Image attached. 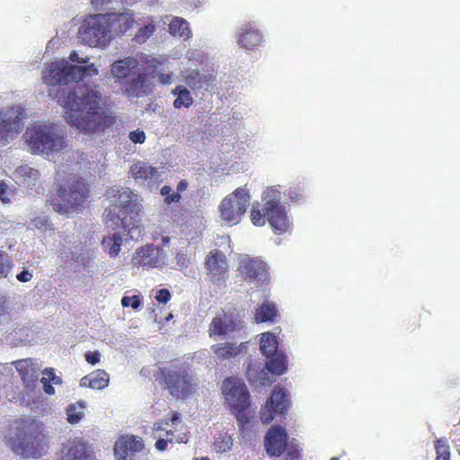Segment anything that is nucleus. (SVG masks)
Listing matches in <instances>:
<instances>
[{"label": "nucleus", "instance_id": "f257e3e1", "mask_svg": "<svg viewBox=\"0 0 460 460\" xmlns=\"http://www.w3.org/2000/svg\"><path fill=\"white\" fill-rule=\"evenodd\" d=\"M49 96L66 109L69 124L83 131H102L111 127L115 119L101 108L102 93L97 85L82 84L73 91L51 88Z\"/></svg>", "mask_w": 460, "mask_h": 460}, {"label": "nucleus", "instance_id": "f03ea898", "mask_svg": "<svg viewBox=\"0 0 460 460\" xmlns=\"http://www.w3.org/2000/svg\"><path fill=\"white\" fill-rule=\"evenodd\" d=\"M108 195L116 197L118 194V200L109 206L105 210V223L112 229L122 228L128 232L130 238L135 237V232L140 235L142 230L138 226V212L136 210V204L133 200L134 194L130 190H116L110 189L107 191Z\"/></svg>", "mask_w": 460, "mask_h": 460}, {"label": "nucleus", "instance_id": "7ed1b4c3", "mask_svg": "<svg viewBox=\"0 0 460 460\" xmlns=\"http://www.w3.org/2000/svg\"><path fill=\"white\" fill-rule=\"evenodd\" d=\"M155 380L177 398H187L197 390L198 382L189 367L172 364L160 367L155 374Z\"/></svg>", "mask_w": 460, "mask_h": 460}, {"label": "nucleus", "instance_id": "20e7f679", "mask_svg": "<svg viewBox=\"0 0 460 460\" xmlns=\"http://www.w3.org/2000/svg\"><path fill=\"white\" fill-rule=\"evenodd\" d=\"M98 73L94 64L76 66L62 59L46 66L42 72V81L51 86L62 85L69 82L82 81L87 76L97 75Z\"/></svg>", "mask_w": 460, "mask_h": 460}, {"label": "nucleus", "instance_id": "39448f33", "mask_svg": "<svg viewBox=\"0 0 460 460\" xmlns=\"http://www.w3.org/2000/svg\"><path fill=\"white\" fill-rule=\"evenodd\" d=\"M90 190L86 181L78 179L73 181L68 188L60 186L58 192L51 196L49 204L53 210L61 214L76 212L89 199Z\"/></svg>", "mask_w": 460, "mask_h": 460}, {"label": "nucleus", "instance_id": "423d86ee", "mask_svg": "<svg viewBox=\"0 0 460 460\" xmlns=\"http://www.w3.org/2000/svg\"><path fill=\"white\" fill-rule=\"evenodd\" d=\"M24 137L35 154L49 155L66 146L64 136L53 125H32L27 128Z\"/></svg>", "mask_w": 460, "mask_h": 460}, {"label": "nucleus", "instance_id": "0eeeda50", "mask_svg": "<svg viewBox=\"0 0 460 460\" xmlns=\"http://www.w3.org/2000/svg\"><path fill=\"white\" fill-rule=\"evenodd\" d=\"M222 394L235 415L241 429L250 423L246 411L250 406V394L244 383L235 377H227L222 383Z\"/></svg>", "mask_w": 460, "mask_h": 460}, {"label": "nucleus", "instance_id": "6e6552de", "mask_svg": "<svg viewBox=\"0 0 460 460\" xmlns=\"http://www.w3.org/2000/svg\"><path fill=\"white\" fill-rule=\"evenodd\" d=\"M183 428L181 414L177 411H171L166 418L155 422L153 427V436L156 438L155 444L158 451H164L168 443H185L188 438L185 436H178L177 432Z\"/></svg>", "mask_w": 460, "mask_h": 460}, {"label": "nucleus", "instance_id": "1a4fd4ad", "mask_svg": "<svg viewBox=\"0 0 460 460\" xmlns=\"http://www.w3.org/2000/svg\"><path fill=\"white\" fill-rule=\"evenodd\" d=\"M79 37L90 47L105 46L110 40V23L103 14L88 16L79 28Z\"/></svg>", "mask_w": 460, "mask_h": 460}, {"label": "nucleus", "instance_id": "9d476101", "mask_svg": "<svg viewBox=\"0 0 460 460\" xmlns=\"http://www.w3.org/2000/svg\"><path fill=\"white\" fill-rule=\"evenodd\" d=\"M264 210L267 220L276 234H282L288 231L291 223L288 219L285 207L279 201V192L272 188L263 193Z\"/></svg>", "mask_w": 460, "mask_h": 460}, {"label": "nucleus", "instance_id": "9b49d317", "mask_svg": "<svg viewBox=\"0 0 460 460\" xmlns=\"http://www.w3.org/2000/svg\"><path fill=\"white\" fill-rule=\"evenodd\" d=\"M249 200V191L242 187L228 194L219 206L222 220L229 225L238 224L247 209Z\"/></svg>", "mask_w": 460, "mask_h": 460}, {"label": "nucleus", "instance_id": "f8f14e48", "mask_svg": "<svg viewBox=\"0 0 460 460\" xmlns=\"http://www.w3.org/2000/svg\"><path fill=\"white\" fill-rule=\"evenodd\" d=\"M265 364V367L258 372L259 364L251 362L247 366L246 375L251 383H259L261 385H266L272 381L269 377V372L280 376L288 369V359L284 353L278 352L270 358Z\"/></svg>", "mask_w": 460, "mask_h": 460}, {"label": "nucleus", "instance_id": "ddd939ff", "mask_svg": "<svg viewBox=\"0 0 460 460\" xmlns=\"http://www.w3.org/2000/svg\"><path fill=\"white\" fill-rule=\"evenodd\" d=\"M24 110L9 107L0 111V146H6L23 130Z\"/></svg>", "mask_w": 460, "mask_h": 460}, {"label": "nucleus", "instance_id": "4468645a", "mask_svg": "<svg viewBox=\"0 0 460 460\" xmlns=\"http://www.w3.org/2000/svg\"><path fill=\"white\" fill-rule=\"evenodd\" d=\"M131 263L137 269L146 270L162 268L166 263V253L162 247L147 243L135 251Z\"/></svg>", "mask_w": 460, "mask_h": 460}, {"label": "nucleus", "instance_id": "2eb2a0df", "mask_svg": "<svg viewBox=\"0 0 460 460\" xmlns=\"http://www.w3.org/2000/svg\"><path fill=\"white\" fill-rule=\"evenodd\" d=\"M288 407V394L285 389L276 387L266 404L261 407L260 418L263 424H269L275 414L284 415Z\"/></svg>", "mask_w": 460, "mask_h": 460}, {"label": "nucleus", "instance_id": "dca6fc26", "mask_svg": "<svg viewBox=\"0 0 460 460\" xmlns=\"http://www.w3.org/2000/svg\"><path fill=\"white\" fill-rule=\"evenodd\" d=\"M242 328L240 315L235 309L226 313L219 312L211 321L208 328L209 335L223 336Z\"/></svg>", "mask_w": 460, "mask_h": 460}, {"label": "nucleus", "instance_id": "f3484780", "mask_svg": "<svg viewBox=\"0 0 460 460\" xmlns=\"http://www.w3.org/2000/svg\"><path fill=\"white\" fill-rule=\"evenodd\" d=\"M238 271L247 282L264 283L269 280L267 264L257 258H243L240 261Z\"/></svg>", "mask_w": 460, "mask_h": 460}, {"label": "nucleus", "instance_id": "a211bd4d", "mask_svg": "<svg viewBox=\"0 0 460 460\" xmlns=\"http://www.w3.org/2000/svg\"><path fill=\"white\" fill-rule=\"evenodd\" d=\"M288 436L286 429L279 425L271 426L266 433L264 447L270 456H280L285 453Z\"/></svg>", "mask_w": 460, "mask_h": 460}, {"label": "nucleus", "instance_id": "6ab92c4d", "mask_svg": "<svg viewBox=\"0 0 460 460\" xmlns=\"http://www.w3.org/2000/svg\"><path fill=\"white\" fill-rule=\"evenodd\" d=\"M205 268L213 282L224 280L229 269L226 256L218 249L210 251L205 260Z\"/></svg>", "mask_w": 460, "mask_h": 460}, {"label": "nucleus", "instance_id": "aec40b11", "mask_svg": "<svg viewBox=\"0 0 460 460\" xmlns=\"http://www.w3.org/2000/svg\"><path fill=\"white\" fill-rule=\"evenodd\" d=\"M144 443L140 438L135 436H121L114 445L116 460H129L128 456L143 449Z\"/></svg>", "mask_w": 460, "mask_h": 460}, {"label": "nucleus", "instance_id": "412c9836", "mask_svg": "<svg viewBox=\"0 0 460 460\" xmlns=\"http://www.w3.org/2000/svg\"><path fill=\"white\" fill-rule=\"evenodd\" d=\"M44 436L40 433L36 435L25 434L22 438L17 451L24 457L38 458L41 456L45 451V445L43 443Z\"/></svg>", "mask_w": 460, "mask_h": 460}, {"label": "nucleus", "instance_id": "4be33fe9", "mask_svg": "<svg viewBox=\"0 0 460 460\" xmlns=\"http://www.w3.org/2000/svg\"><path fill=\"white\" fill-rule=\"evenodd\" d=\"M238 44L246 49H255L262 42L261 33L252 23L243 24L238 35Z\"/></svg>", "mask_w": 460, "mask_h": 460}, {"label": "nucleus", "instance_id": "5701e85b", "mask_svg": "<svg viewBox=\"0 0 460 460\" xmlns=\"http://www.w3.org/2000/svg\"><path fill=\"white\" fill-rule=\"evenodd\" d=\"M137 66L138 60L133 57H128L114 61L111 66V73L116 81L122 84L123 80L127 79Z\"/></svg>", "mask_w": 460, "mask_h": 460}, {"label": "nucleus", "instance_id": "b1692460", "mask_svg": "<svg viewBox=\"0 0 460 460\" xmlns=\"http://www.w3.org/2000/svg\"><path fill=\"white\" fill-rule=\"evenodd\" d=\"M246 348L247 346L245 342H242L239 345L232 342H223L215 344L211 347L215 356L222 360L231 359L237 357Z\"/></svg>", "mask_w": 460, "mask_h": 460}, {"label": "nucleus", "instance_id": "393cba45", "mask_svg": "<svg viewBox=\"0 0 460 460\" xmlns=\"http://www.w3.org/2000/svg\"><path fill=\"white\" fill-rule=\"evenodd\" d=\"M110 376L103 369H96L89 375L84 376L80 381V385L95 390H102L109 385Z\"/></svg>", "mask_w": 460, "mask_h": 460}, {"label": "nucleus", "instance_id": "a878e982", "mask_svg": "<svg viewBox=\"0 0 460 460\" xmlns=\"http://www.w3.org/2000/svg\"><path fill=\"white\" fill-rule=\"evenodd\" d=\"M130 173L136 181L158 180L160 177V173L155 167L141 161L131 165Z\"/></svg>", "mask_w": 460, "mask_h": 460}, {"label": "nucleus", "instance_id": "bb28decb", "mask_svg": "<svg viewBox=\"0 0 460 460\" xmlns=\"http://www.w3.org/2000/svg\"><path fill=\"white\" fill-rule=\"evenodd\" d=\"M182 82L192 90H199L211 80L210 75H201L197 69H189L181 72Z\"/></svg>", "mask_w": 460, "mask_h": 460}, {"label": "nucleus", "instance_id": "cd10ccee", "mask_svg": "<svg viewBox=\"0 0 460 460\" xmlns=\"http://www.w3.org/2000/svg\"><path fill=\"white\" fill-rule=\"evenodd\" d=\"M171 93L176 97L172 103L174 109H189L194 103L190 92L183 85H177L171 91Z\"/></svg>", "mask_w": 460, "mask_h": 460}, {"label": "nucleus", "instance_id": "c85d7f7f", "mask_svg": "<svg viewBox=\"0 0 460 460\" xmlns=\"http://www.w3.org/2000/svg\"><path fill=\"white\" fill-rule=\"evenodd\" d=\"M188 181L186 180H181L176 188V191L172 193V188L168 185H164L161 188L160 193L164 196V203L169 206L172 203H178L181 199V193L184 192L188 188Z\"/></svg>", "mask_w": 460, "mask_h": 460}, {"label": "nucleus", "instance_id": "c756f323", "mask_svg": "<svg viewBox=\"0 0 460 460\" xmlns=\"http://www.w3.org/2000/svg\"><path fill=\"white\" fill-rule=\"evenodd\" d=\"M277 315L278 310L275 304L267 301L256 308L254 321L257 323L274 322Z\"/></svg>", "mask_w": 460, "mask_h": 460}, {"label": "nucleus", "instance_id": "7c9ffc66", "mask_svg": "<svg viewBox=\"0 0 460 460\" xmlns=\"http://www.w3.org/2000/svg\"><path fill=\"white\" fill-rule=\"evenodd\" d=\"M279 341L277 336L272 332H264L260 341V350L263 356L270 358L278 353Z\"/></svg>", "mask_w": 460, "mask_h": 460}, {"label": "nucleus", "instance_id": "2f4dec72", "mask_svg": "<svg viewBox=\"0 0 460 460\" xmlns=\"http://www.w3.org/2000/svg\"><path fill=\"white\" fill-rule=\"evenodd\" d=\"M169 32L172 36H179L186 40L191 37L189 22L181 17L172 18L169 23Z\"/></svg>", "mask_w": 460, "mask_h": 460}, {"label": "nucleus", "instance_id": "473e14b6", "mask_svg": "<svg viewBox=\"0 0 460 460\" xmlns=\"http://www.w3.org/2000/svg\"><path fill=\"white\" fill-rule=\"evenodd\" d=\"M61 460H94L84 444L77 443L71 446Z\"/></svg>", "mask_w": 460, "mask_h": 460}, {"label": "nucleus", "instance_id": "72a5a7b5", "mask_svg": "<svg viewBox=\"0 0 460 460\" xmlns=\"http://www.w3.org/2000/svg\"><path fill=\"white\" fill-rule=\"evenodd\" d=\"M14 366L27 386L35 384L38 375L32 367H30L28 359L17 360L14 362Z\"/></svg>", "mask_w": 460, "mask_h": 460}, {"label": "nucleus", "instance_id": "f704fd0d", "mask_svg": "<svg viewBox=\"0 0 460 460\" xmlns=\"http://www.w3.org/2000/svg\"><path fill=\"white\" fill-rule=\"evenodd\" d=\"M122 237L120 234H114L112 236L103 237L102 244L105 251L109 253L110 257L115 258L119 255L122 245Z\"/></svg>", "mask_w": 460, "mask_h": 460}, {"label": "nucleus", "instance_id": "c9c22d12", "mask_svg": "<svg viewBox=\"0 0 460 460\" xmlns=\"http://www.w3.org/2000/svg\"><path fill=\"white\" fill-rule=\"evenodd\" d=\"M146 75L140 73L125 86V92L129 95L138 97L145 93L143 88L146 86Z\"/></svg>", "mask_w": 460, "mask_h": 460}, {"label": "nucleus", "instance_id": "e433bc0d", "mask_svg": "<svg viewBox=\"0 0 460 460\" xmlns=\"http://www.w3.org/2000/svg\"><path fill=\"white\" fill-rule=\"evenodd\" d=\"M14 261L11 255L0 249V279H8L12 275Z\"/></svg>", "mask_w": 460, "mask_h": 460}, {"label": "nucleus", "instance_id": "4c0bfd02", "mask_svg": "<svg viewBox=\"0 0 460 460\" xmlns=\"http://www.w3.org/2000/svg\"><path fill=\"white\" fill-rule=\"evenodd\" d=\"M84 404L83 402H78L75 404H70L66 408L67 421L70 424L78 423L84 416Z\"/></svg>", "mask_w": 460, "mask_h": 460}, {"label": "nucleus", "instance_id": "58836bf2", "mask_svg": "<svg viewBox=\"0 0 460 460\" xmlns=\"http://www.w3.org/2000/svg\"><path fill=\"white\" fill-rule=\"evenodd\" d=\"M434 446L437 454L436 460H450L449 446L443 439H436Z\"/></svg>", "mask_w": 460, "mask_h": 460}, {"label": "nucleus", "instance_id": "ea45409f", "mask_svg": "<svg viewBox=\"0 0 460 460\" xmlns=\"http://www.w3.org/2000/svg\"><path fill=\"white\" fill-rule=\"evenodd\" d=\"M251 221L256 226H262L266 224L267 220V213L264 210V207L262 209L259 208L252 207L251 209Z\"/></svg>", "mask_w": 460, "mask_h": 460}, {"label": "nucleus", "instance_id": "a19ab883", "mask_svg": "<svg viewBox=\"0 0 460 460\" xmlns=\"http://www.w3.org/2000/svg\"><path fill=\"white\" fill-rule=\"evenodd\" d=\"M155 31V26L153 23H149L144 27L138 29L135 34L134 40L137 43L145 42Z\"/></svg>", "mask_w": 460, "mask_h": 460}, {"label": "nucleus", "instance_id": "79ce46f5", "mask_svg": "<svg viewBox=\"0 0 460 460\" xmlns=\"http://www.w3.org/2000/svg\"><path fill=\"white\" fill-rule=\"evenodd\" d=\"M232 447V438L230 436H223L216 438L214 442V449L217 452H226Z\"/></svg>", "mask_w": 460, "mask_h": 460}, {"label": "nucleus", "instance_id": "37998d69", "mask_svg": "<svg viewBox=\"0 0 460 460\" xmlns=\"http://www.w3.org/2000/svg\"><path fill=\"white\" fill-rule=\"evenodd\" d=\"M117 21L119 23V31L122 33L126 32L128 29H130L133 23L135 22L133 16L130 17L125 13L119 14Z\"/></svg>", "mask_w": 460, "mask_h": 460}, {"label": "nucleus", "instance_id": "c03bdc74", "mask_svg": "<svg viewBox=\"0 0 460 460\" xmlns=\"http://www.w3.org/2000/svg\"><path fill=\"white\" fill-rule=\"evenodd\" d=\"M305 188L299 183L292 185L288 190V196L292 199L298 201L304 197Z\"/></svg>", "mask_w": 460, "mask_h": 460}, {"label": "nucleus", "instance_id": "a18cd8bd", "mask_svg": "<svg viewBox=\"0 0 460 460\" xmlns=\"http://www.w3.org/2000/svg\"><path fill=\"white\" fill-rule=\"evenodd\" d=\"M285 452V460H299L300 458V450L297 445L288 443Z\"/></svg>", "mask_w": 460, "mask_h": 460}, {"label": "nucleus", "instance_id": "49530a36", "mask_svg": "<svg viewBox=\"0 0 460 460\" xmlns=\"http://www.w3.org/2000/svg\"><path fill=\"white\" fill-rule=\"evenodd\" d=\"M121 305L124 307H131L133 309H137L141 305V300L138 296H123L121 299Z\"/></svg>", "mask_w": 460, "mask_h": 460}, {"label": "nucleus", "instance_id": "de8ad7c7", "mask_svg": "<svg viewBox=\"0 0 460 460\" xmlns=\"http://www.w3.org/2000/svg\"><path fill=\"white\" fill-rule=\"evenodd\" d=\"M175 260L176 265L180 270L187 269L191 263L190 257L183 252H178L175 256Z\"/></svg>", "mask_w": 460, "mask_h": 460}, {"label": "nucleus", "instance_id": "09e8293b", "mask_svg": "<svg viewBox=\"0 0 460 460\" xmlns=\"http://www.w3.org/2000/svg\"><path fill=\"white\" fill-rule=\"evenodd\" d=\"M128 137L135 144H143L146 141V133L141 129H136L129 133Z\"/></svg>", "mask_w": 460, "mask_h": 460}, {"label": "nucleus", "instance_id": "8fccbe9b", "mask_svg": "<svg viewBox=\"0 0 460 460\" xmlns=\"http://www.w3.org/2000/svg\"><path fill=\"white\" fill-rule=\"evenodd\" d=\"M155 299L159 302V303H163V304H166L167 302L170 301L171 299V293L168 289L166 288H162V289H159L157 292H156V295H155Z\"/></svg>", "mask_w": 460, "mask_h": 460}, {"label": "nucleus", "instance_id": "3c124183", "mask_svg": "<svg viewBox=\"0 0 460 460\" xmlns=\"http://www.w3.org/2000/svg\"><path fill=\"white\" fill-rule=\"evenodd\" d=\"M10 192L9 186L4 181H0V199L4 203H7L10 201L8 198V194Z\"/></svg>", "mask_w": 460, "mask_h": 460}, {"label": "nucleus", "instance_id": "603ef678", "mask_svg": "<svg viewBox=\"0 0 460 460\" xmlns=\"http://www.w3.org/2000/svg\"><path fill=\"white\" fill-rule=\"evenodd\" d=\"M85 360L91 365H95L100 361L99 351H90L85 354Z\"/></svg>", "mask_w": 460, "mask_h": 460}, {"label": "nucleus", "instance_id": "864d4df0", "mask_svg": "<svg viewBox=\"0 0 460 460\" xmlns=\"http://www.w3.org/2000/svg\"><path fill=\"white\" fill-rule=\"evenodd\" d=\"M44 374L47 376V377H45L46 382L49 383V382L52 381L56 385L61 383V379L58 376H56L53 369H50V370L47 369V370H45Z\"/></svg>", "mask_w": 460, "mask_h": 460}, {"label": "nucleus", "instance_id": "5fc2aeb1", "mask_svg": "<svg viewBox=\"0 0 460 460\" xmlns=\"http://www.w3.org/2000/svg\"><path fill=\"white\" fill-rule=\"evenodd\" d=\"M16 279L20 282H29L32 279V273L28 271L27 270H23L19 274L16 275Z\"/></svg>", "mask_w": 460, "mask_h": 460}, {"label": "nucleus", "instance_id": "6e6d98bb", "mask_svg": "<svg viewBox=\"0 0 460 460\" xmlns=\"http://www.w3.org/2000/svg\"><path fill=\"white\" fill-rule=\"evenodd\" d=\"M69 59L72 62H76V63H79V64H85V63H87L89 61V58L88 57H86L84 58H80L75 51H72L70 53Z\"/></svg>", "mask_w": 460, "mask_h": 460}, {"label": "nucleus", "instance_id": "4d7b16f0", "mask_svg": "<svg viewBox=\"0 0 460 460\" xmlns=\"http://www.w3.org/2000/svg\"><path fill=\"white\" fill-rule=\"evenodd\" d=\"M172 73H167V74L161 73L158 75V79L161 84H168L172 81Z\"/></svg>", "mask_w": 460, "mask_h": 460}, {"label": "nucleus", "instance_id": "13d9d810", "mask_svg": "<svg viewBox=\"0 0 460 460\" xmlns=\"http://www.w3.org/2000/svg\"><path fill=\"white\" fill-rule=\"evenodd\" d=\"M45 379H46L45 377H43L41 379V382L44 385V391H45V393L48 394H53L55 393L54 387L50 384L46 382Z\"/></svg>", "mask_w": 460, "mask_h": 460}, {"label": "nucleus", "instance_id": "bf43d9fd", "mask_svg": "<svg viewBox=\"0 0 460 460\" xmlns=\"http://www.w3.org/2000/svg\"><path fill=\"white\" fill-rule=\"evenodd\" d=\"M112 0H91V4L95 8H102L104 4L111 3Z\"/></svg>", "mask_w": 460, "mask_h": 460}, {"label": "nucleus", "instance_id": "052dcab7", "mask_svg": "<svg viewBox=\"0 0 460 460\" xmlns=\"http://www.w3.org/2000/svg\"><path fill=\"white\" fill-rule=\"evenodd\" d=\"M29 171H30V172H29L30 174H31V175H38V171L33 170L31 168H29Z\"/></svg>", "mask_w": 460, "mask_h": 460}, {"label": "nucleus", "instance_id": "680f3d73", "mask_svg": "<svg viewBox=\"0 0 460 460\" xmlns=\"http://www.w3.org/2000/svg\"><path fill=\"white\" fill-rule=\"evenodd\" d=\"M193 460H210V459L208 456H203V457H196Z\"/></svg>", "mask_w": 460, "mask_h": 460}, {"label": "nucleus", "instance_id": "e2e57ef3", "mask_svg": "<svg viewBox=\"0 0 460 460\" xmlns=\"http://www.w3.org/2000/svg\"><path fill=\"white\" fill-rule=\"evenodd\" d=\"M163 242H164V243H168L169 242V237H164L163 238Z\"/></svg>", "mask_w": 460, "mask_h": 460}, {"label": "nucleus", "instance_id": "0e129e2a", "mask_svg": "<svg viewBox=\"0 0 460 460\" xmlns=\"http://www.w3.org/2000/svg\"><path fill=\"white\" fill-rule=\"evenodd\" d=\"M330 460H339L338 457H332Z\"/></svg>", "mask_w": 460, "mask_h": 460}]
</instances>
